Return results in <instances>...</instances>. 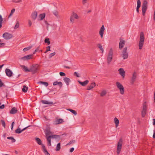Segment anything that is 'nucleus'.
Listing matches in <instances>:
<instances>
[{"label":"nucleus","instance_id":"f257e3e1","mask_svg":"<svg viewBox=\"0 0 155 155\" xmlns=\"http://www.w3.org/2000/svg\"><path fill=\"white\" fill-rule=\"evenodd\" d=\"M144 41V36L143 33L141 32L140 34V41L139 44V49L141 50L143 48Z\"/></svg>","mask_w":155,"mask_h":155},{"label":"nucleus","instance_id":"f03ea898","mask_svg":"<svg viewBox=\"0 0 155 155\" xmlns=\"http://www.w3.org/2000/svg\"><path fill=\"white\" fill-rule=\"evenodd\" d=\"M148 7V2L146 0H144L143 2L142 7V15L143 16H145L146 12L147 10Z\"/></svg>","mask_w":155,"mask_h":155},{"label":"nucleus","instance_id":"7ed1b4c3","mask_svg":"<svg viewBox=\"0 0 155 155\" xmlns=\"http://www.w3.org/2000/svg\"><path fill=\"white\" fill-rule=\"evenodd\" d=\"M39 65L37 64H33L31 66V69L32 74H34L37 73L39 70Z\"/></svg>","mask_w":155,"mask_h":155},{"label":"nucleus","instance_id":"20e7f679","mask_svg":"<svg viewBox=\"0 0 155 155\" xmlns=\"http://www.w3.org/2000/svg\"><path fill=\"white\" fill-rule=\"evenodd\" d=\"M122 142L123 140L121 138L119 140V141L117 143V153L118 154L120 153L121 151L122 148Z\"/></svg>","mask_w":155,"mask_h":155},{"label":"nucleus","instance_id":"39448f33","mask_svg":"<svg viewBox=\"0 0 155 155\" xmlns=\"http://www.w3.org/2000/svg\"><path fill=\"white\" fill-rule=\"evenodd\" d=\"M113 49L111 48L109 51V52L107 57V63L109 64L112 61L113 59Z\"/></svg>","mask_w":155,"mask_h":155},{"label":"nucleus","instance_id":"423d86ee","mask_svg":"<svg viewBox=\"0 0 155 155\" xmlns=\"http://www.w3.org/2000/svg\"><path fill=\"white\" fill-rule=\"evenodd\" d=\"M116 84L117 88L120 90V93L123 94L124 92V89L123 86L119 82H117Z\"/></svg>","mask_w":155,"mask_h":155},{"label":"nucleus","instance_id":"0eeeda50","mask_svg":"<svg viewBox=\"0 0 155 155\" xmlns=\"http://www.w3.org/2000/svg\"><path fill=\"white\" fill-rule=\"evenodd\" d=\"M127 47H125L122 52V57L124 59H127L128 56V53L127 52Z\"/></svg>","mask_w":155,"mask_h":155},{"label":"nucleus","instance_id":"6e6552de","mask_svg":"<svg viewBox=\"0 0 155 155\" xmlns=\"http://www.w3.org/2000/svg\"><path fill=\"white\" fill-rule=\"evenodd\" d=\"M2 37L5 39L8 40L11 38L13 35L12 34H9L8 32H5L3 34Z\"/></svg>","mask_w":155,"mask_h":155},{"label":"nucleus","instance_id":"1a4fd4ad","mask_svg":"<svg viewBox=\"0 0 155 155\" xmlns=\"http://www.w3.org/2000/svg\"><path fill=\"white\" fill-rule=\"evenodd\" d=\"M33 56V54H29L21 58H20V59L23 60L24 61H28L29 60L32 59Z\"/></svg>","mask_w":155,"mask_h":155},{"label":"nucleus","instance_id":"9d476101","mask_svg":"<svg viewBox=\"0 0 155 155\" xmlns=\"http://www.w3.org/2000/svg\"><path fill=\"white\" fill-rule=\"evenodd\" d=\"M50 129L51 128L49 125H47L45 131L46 136H47V135H49L52 133L50 131Z\"/></svg>","mask_w":155,"mask_h":155},{"label":"nucleus","instance_id":"9b49d317","mask_svg":"<svg viewBox=\"0 0 155 155\" xmlns=\"http://www.w3.org/2000/svg\"><path fill=\"white\" fill-rule=\"evenodd\" d=\"M137 73L135 72H134L133 74L132 77L130 81V82L132 84H133L135 81L136 79L137 78Z\"/></svg>","mask_w":155,"mask_h":155},{"label":"nucleus","instance_id":"f8f14e48","mask_svg":"<svg viewBox=\"0 0 155 155\" xmlns=\"http://www.w3.org/2000/svg\"><path fill=\"white\" fill-rule=\"evenodd\" d=\"M6 75L8 77H11L12 76L13 73L9 69L6 68L5 70Z\"/></svg>","mask_w":155,"mask_h":155},{"label":"nucleus","instance_id":"ddd939ff","mask_svg":"<svg viewBox=\"0 0 155 155\" xmlns=\"http://www.w3.org/2000/svg\"><path fill=\"white\" fill-rule=\"evenodd\" d=\"M125 41L124 40L120 39V41L119 43V47L120 49L121 50L124 47L125 44Z\"/></svg>","mask_w":155,"mask_h":155},{"label":"nucleus","instance_id":"4468645a","mask_svg":"<svg viewBox=\"0 0 155 155\" xmlns=\"http://www.w3.org/2000/svg\"><path fill=\"white\" fill-rule=\"evenodd\" d=\"M118 71L120 74L124 78L125 75V72L123 68H120L119 69Z\"/></svg>","mask_w":155,"mask_h":155},{"label":"nucleus","instance_id":"2eb2a0df","mask_svg":"<svg viewBox=\"0 0 155 155\" xmlns=\"http://www.w3.org/2000/svg\"><path fill=\"white\" fill-rule=\"evenodd\" d=\"M105 30V28L104 25H102L101 27L100 30L99 31V34L100 35L101 38L103 37L104 32Z\"/></svg>","mask_w":155,"mask_h":155},{"label":"nucleus","instance_id":"dca6fc26","mask_svg":"<svg viewBox=\"0 0 155 155\" xmlns=\"http://www.w3.org/2000/svg\"><path fill=\"white\" fill-rule=\"evenodd\" d=\"M78 81L80 85L83 86H86L89 83L88 80H85L83 82H82L79 80H78Z\"/></svg>","mask_w":155,"mask_h":155},{"label":"nucleus","instance_id":"f3484780","mask_svg":"<svg viewBox=\"0 0 155 155\" xmlns=\"http://www.w3.org/2000/svg\"><path fill=\"white\" fill-rule=\"evenodd\" d=\"M96 86V84L95 82L91 83L90 85L87 86V90H90L94 88Z\"/></svg>","mask_w":155,"mask_h":155},{"label":"nucleus","instance_id":"a211bd4d","mask_svg":"<svg viewBox=\"0 0 155 155\" xmlns=\"http://www.w3.org/2000/svg\"><path fill=\"white\" fill-rule=\"evenodd\" d=\"M66 135V134H63L61 135H58L56 134H54L51 135H49V137H51V138H57L59 139L60 138V136H63V135Z\"/></svg>","mask_w":155,"mask_h":155},{"label":"nucleus","instance_id":"6ab92c4d","mask_svg":"<svg viewBox=\"0 0 155 155\" xmlns=\"http://www.w3.org/2000/svg\"><path fill=\"white\" fill-rule=\"evenodd\" d=\"M53 86L58 85L60 88H61L63 84L62 83L61 81L58 82L57 81H56L53 83Z\"/></svg>","mask_w":155,"mask_h":155},{"label":"nucleus","instance_id":"aec40b11","mask_svg":"<svg viewBox=\"0 0 155 155\" xmlns=\"http://www.w3.org/2000/svg\"><path fill=\"white\" fill-rule=\"evenodd\" d=\"M35 140L36 142L39 145H41L42 146H42L43 145H45L44 144H42V141L38 137H35Z\"/></svg>","mask_w":155,"mask_h":155},{"label":"nucleus","instance_id":"412c9836","mask_svg":"<svg viewBox=\"0 0 155 155\" xmlns=\"http://www.w3.org/2000/svg\"><path fill=\"white\" fill-rule=\"evenodd\" d=\"M18 110L15 107H12L10 110L9 113L10 114H15L17 113Z\"/></svg>","mask_w":155,"mask_h":155},{"label":"nucleus","instance_id":"4be33fe9","mask_svg":"<svg viewBox=\"0 0 155 155\" xmlns=\"http://www.w3.org/2000/svg\"><path fill=\"white\" fill-rule=\"evenodd\" d=\"M63 122V119L61 118H60L58 119L57 120H55L54 122V124H58L61 123Z\"/></svg>","mask_w":155,"mask_h":155},{"label":"nucleus","instance_id":"5701e85b","mask_svg":"<svg viewBox=\"0 0 155 155\" xmlns=\"http://www.w3.org/2000/svg\"><path fill=\"white\" fill-rule=\"evenodd\" d=\"M42 149L43 152L45 155H50V153L46 149L45 147V145H43L42 146Z\"/></svg>","mask_w":155,"mask_h":155},{"label":"nucleus","instance_id":"b1692460","mask_svg":"<svg viewBox=\"0 0 155 155\" xmlns=\"http://www.w3.org/2000/svg\"><path fill=\"white\" fill-rule=\"evenodd\" d=\"M31 17L34 20H35L37 17V12L35 11L34 12L32 13L31 15Z\"/></svg>","mask_w":155,"mask_h":155},{"label":"nucleus","instance_id":"393cba45","mask_svg":"<svg viewBox=\"0 0 155 155\" xmlns=\"http://www.w3.org/2000/svg\"><path fill=\"white\" fill-rule=\"evenodd\" d=\"M41 102L44 104H53V103L52 102L50 101L49 102L48 101L45 100H42L41 101Z\"/></svg>","mask_w":155,"mask_h":155},{"label":"nucleus","instance_id":"a878e982","mask_svg":"<svg viewBox=\"0 0 155 155\" xmlns=\"http://www.w3.org/2000/svg\"><path fill=\"white\" fill-rule=\"evenodd\" d=\"M46 138L47 139V141L48 142L47 145L49 146H51V137H50L49 135H47L46 136Z\"/></svg>","mask_w":155,"mask_h":155},{"label":"nucleus","instance_id":"bb28decb","mask_svg":"<svg viewBox=\"0 0 155 155\" xmlns=\"http://www.w3.org/2000/svg\"><path fill=\"white\" fill-rule=\"evenodd\" d=\"M21 67L22 68L24 71L26 72H31V71H32L31 70V68L28 69L27 67L25 65H22Z\"/></svg>","mask_w":155,"mask_h":155},{"label":"nucleus","instance_id":"cd10ccee","mask_svg":"<svg viewBox=\"0 0 155 155\" xmlns=\"http://www.w3.org/2000/svg\"><path fill=\"white\" fill-rule=\"evenodd\" d=\"M64 80L66 83L67 85L68 86L69 84V82L71 81L70 78H69L65 77L64 78Z\"/></svg>","mask_w":155,"mask_h":155},{"label":"nucleus","instance_id":"c85d7f7f","mask_svg":"<svg viewBox=\"0 0 155 155\" xmlns=\"http://www.w3.org/2000/svg\"><path fill=\"white\" fill-rule=\"evenodd\" d=\"M45 13L40 14L39 15V17L40 18V20H42L45 18Z\"/></svg>","mask_w":155,"mask_h":155},{"label":"nucleus","instance_id":"c756f323","mask_svg":"<svg viewBox=\"0 0 155 155\" xmlns=\"http://www.w3.org/2000/svg\"><path fill=\"white\" fill-rule=\"evenodd\" d=\"M147 102L146 101H145L143 103V109L142 110H145L146 111H147Z\"/></svg>","mask_w":155,"mask_h":155},{"label":"nucleus","instance_id":"7c9ffc66","mask_svg":"<svg viewBox=\"0 0 155 155\" xmlns=\"http://www.w3.org/2000/svg\"><path fill=\"white\" fill-rule=\"evenodd\" d=\"M38 83L43 84L46 87H47L49 85L48 82L43 81H39L38 82Z\"/></svg>","mask_w":155,"mask_h":155},{"label":"nucleus","instance_id":"2f4dec72","mask_svg":"<svg viewBox=\"0 0 155 155\" xmlns=\"http://www.w3.org/2000/svg\"><path fill=\"white\" fill-rule=\"evenodd\" d=\"M114 122L115 124L116 127H117L118 126L119 121L118 119L117 118L115 117L114 119Z\"/></svg>","mask_w":155,"mask_h":155},{"label":"nucleus","instance_id":"473e14b6","mask_svg":"<svg viewBox=\"0 0 155 155\" xmlns=\"http://www.w3.org/2000/svg\"><path fill=\"white\" fill-rule=\"evenodd\" d=\"M28 89V87L26 86V85H24L23 86V88H22V91L26 93L27 92Z\"/></svg>","mask_w":155,"mask_h":155},{"label":"nucleus","instance_id":"72a5a7b5","mask_svg":"<svg viewBox=\"0 0 155 155\" xmlns=\"http://www.w3.org/2000/svg\"><path fill=\"white\" fill-rule=\"evenodd\" d=\"M97 46L98 47V48L102 51V53L104 52V49L102 48V46L101 43H98L97 44Z\"/></svg>","mask_w":155,"mask_h":155},{"label":"nucleus","instance_id":"f704fd0d","mask_svg":"<svg viewBox=\"0 0 155 155\" xmlns=\"http://www.w3.org/2000/svg\"><path fill=\"white\" fill-rule=\"evenodd\" d=\"M67 110L68 111L71 112L72 114H73L74 115H76L77 114V112L75 110H72L71 109H67Z\"/></svg>","mask_w":155,"mask_h":155},{"label":"nucleus","instance_id":"c9c22d12","mask_svg":"<svg viewBox=\"0 0 155 155\" xmlns=\"http://www.w3.org/2000/svg\"><path fill=\"white\" fill-rule=\"evenodd\" d=\"M15 133L16 134H20L21 133L22 131L21 130L19 127H18V128L15 130Z\"/></svg>","mask_w":155,"mask_h":155},{"label":"nucleus","instance_id":"e433bc0d","mask_svg":"<svg viewBox=\"0 0 155 155\" xmlns=\"http://www.w3.org/2000/svg\"><path fill=\"white\" fill-rule=\"evenodd\" d=\"M61 149V143H58L56 147V151H58L60 150Z\"/></svg>","mask_w":155,"mask_h":155},{"label":"nucleus","instance_id":"4c0bfd02","mask_svg":"<svg viewBox=\"0 0 155 155\" xmlns=\"http://www.w3.org/2000/svg\"><path fill=\"white\" fill-rule=\"evenodd\" d=\"M7 138L8 139L11 140L12 143L15 142L16 141V140L13 137H7Z\"/></svg>","mask_w":155,"mask_h":155},{"label":"nucleus","instance_id":"58836bf2","mask_svg":"<svg viewBox=\"0 0 155 155\" xmlns=\"http://www.w3.org/2000/svg\"><path fill=\"white\" fill-rule=\"evenodd\" d=\"M147 111L144 110H142V112H141V115L142 117H144L146 114Z\"/></svg>","mask_w":155,"mask_h":155},{"label":"nucleus","instance_id":"ea45409f","mask_svg":"<svg viewBox=\"0 0 155 155\" xmlns=\"http://www.w3.org/2000/svg\"><path fill=\"white\" fill-rule=\"evenodd\" d=\"M44 42L45 43H47L48 45L50 44V41L49 38H45V39Z\"/></svg>","mask_w":155,"mask_h":155},{"label":"nucleus","instance_id":"a19ab883","mask_svg":"<svg viewBox=\"0 0 155 155\" xmlns=\"http://www.w3.org/2000/svg\"><path fill=\"white\" fill-rule=\"evenodd\" d=\"M32 47V46H31L28 47H26V48H24L23 50V51L24 52L26 51L30 50V49H31Z\"/></svg>","mask_w":155,"mask_h":155},{"label":"nucleus","instance_id":"79ce46f5","mask_svg":"<svg viewBox=\"0 0 155 155\" xmlns=\"http://www.w3.org/2000/svg\"><path fill=\"white\" fill-rule=\"evenodd\" d=\"M15 11V8H13L11 11L9 15L8 16V18H10L13 15V13Z\"/></svg>","mask_w":155,"mask_h":155},{"label":"nucleus","instance_id":"37998d69","mask_svg":"<svg viewBox=\"0 0 155 155\" xmlns=\"http://www.w3.org/2000/svg\"><path fill=\"white\" fill-rule=\"evenodd\" d=\"M3 21V19L2 16L0 15V28H1L2 26V23Z\"/></svg>","mask_w":155,"mask_h":155},{"label":"nucleus","instance_id":"c03bdc74","mask_svg":"<svg viewBox=\"0 0 155 155\" xmlns=\"http://www.w3.org/2000/svg\"><path fill=\"white\" fill-rule=\"evenodd\" d=\"M72 15H73V16H74V18L76 19H78V15L75 13H74V12H73L72 13Z\"/></svg>","mask_w":155,"mask_h":155},{"label":"nucleus","instance_id":"a18cd8bd","mask_svg":"<svg viewBox=\"0 0 155 155\" xmlns=\"http://www.w3.org/2000/svg\"><path fill=\"white\" fill-rule=\"evenodd\" d=\"M107 93L106 91H105L104 90L101 92L100 96L101 97H103Z\"/></svg>","mask_w":155,"mask_h":155},{"label":"nucleus","instance_id":"49530a36","mask_svg":"<svg viewBox=\"0 0 155 155\" xmlns=\"http://www.w3.org/2000/svg\"><path fill=\"white\" fill-rule=\"evenodd\" d=\"M53 14L57 18L58 17V12L56 10H54L52 12Z\"/></svg>","mask_w":155,"mask_h":155},{"label":"nucleus","instance_id":"de8ad7c7","mask_svg":"<svg viewBox=\"0 0 155 155\" xmlns=\"http://www.w3.org/2000/svg\"><path fill=\"white\" fill-rule=\"evenodd\" d=\"M141 2L140 0H137V7H140L141 6Z\"/></svg>","mask_w":155,"mask_h":155},{"label":"nucleus","instance_id":"09e8293b","mask_svg":"<svg viewBox=\"0 0 155 155\" xmlns=\"http://www.w3.org/2000/svg\"><path fill=\"white\" fill-rule=\"evenodd\" d=\"M19 21H17L16 22V23L15 25V26L14 27V29H16L19 27Z\"/></svg>","mask_w":155,"mask_h":155},{"label":"nucleus","instance_id":"8fccbe9b","mask_svg":"<svg viewBox=\"0 0 155 155\" xmlns=\"http://www.w3.org/2000/svg\"><path fill=\"white\" fill-rule=\"evenodd\" d=\"M5 84L2 82V80L0 79V87H5Z\"/></svg>","mask_w":155,"mask_h":155},{"label":"nucleus","instance_id":"3c124183","mask_svg":"<svg viewBox=\"0 0 155 155\" xmlns=\"http://www.w3.org/2000/svg\"><path fill=\"white\" fill-rule=\"evenodd\" d=\"M74 16H73V15H72L71 14V15L70 17V21H71V22L72 23L74 22Z\"/></svg>","mask_w":155,"mask_h":155},{"label":"nucleus","instance_id":"603ef678","mask_svg":"<svg viewBox=\"0 0 155 155\" xmlns=\"http://www.w3.org/2000/svg\"><path fill=\"white\" fill-rule=\"evenodd\" d=\"M75 143V140H74L70 141L68 143L67 145H70L72 143Z\"/></svg>","mask_w":155,"mask_h":155},{"label":"nucleus","instance_id":"864d4df0","mask_svg":"<svg viewBox=\"0 0 155 155\" xmlns=\"http://www.w3.org/2000/svg\"><path fill=\"white\" fill-rule=\"evenodd\" d=\"M1 122L2 123V126L4 127V128L5 127V123L4 120H1Z\"/></svg>","mask_w":155,"mask_h":155},{"label":"nucleus","instance_id":"5fc2aeb1","mask_svg":"<svg viewBox=\"0 0 155 155\" xmlns=\"http://www.w3.org/2000/svg\"><path fill=\"white\" fill-rule=\"evenodd\" d=\"M50 46H48L47 47V49L46 50L45 52V53H46L47 52L50 51H51L50 50Z\"/></svg>","mask_w":155,"mask_h":155},{"label":"nucleus","instance_id":"6e6d98bb","mask_svg":"<svg viewBox=\"0 0 155 155\" xmlns=\"http://www.w3.org/2000/svg\"><path fill=\"white\" fill-rule=\"evenodd\" d=\"M12 2L15 3H19L22 2V0H12Z\"/></svg>","mask_w":155,"mask_h":155},{"label":"nucleus","instance_id":"4d7b16f0","mask_svg":"<svg viewBox=\"0 0 155 155\" xmlns=\"http://www.w3.org/2000/svg\"><path fill=\"white\" fill-rule=\"evenodd\" d=\"M74 75L75 76H76L77 77H80V76L79 75V74H78L77 72H75L74 73Z\"/></svg>","mask_w":155,"mask_h":155},{"label":"nucleus","instance_id":"13d9d810","mask_svg":"<svg viewBox=\"0 0 155 155\" xmlns=\"http://www.w3.org/2000/svg\"><path fill=\"white\" fill-rule=\"evenodd\" d=\"M55 54V52H54L53 53H51L50 54L49 56V58H51L52 56L54 55Z\"/></svg>","mask_w":155,"mask_h":155},{"label":"nucleus","instance_id":"bf43d9fd","mask_svg":"<svg viewBox=\"0 0 155 155\" xmlns=\"http://www.w3.org/2000/svg\"><path fill=\"white\" fill-rule=\"evenodd\" d=\"M59 74L61 76H65L66 75L63 72H60L59 73Z\"/></svg>","mask_w":155,"mask_h":155},{"label":"nucleus","instance_id":"052dcab7","mask_svg":"<svg viewBox=\"0 0 155 155\" xmlns=\"http://www.w3.org/2000/svg\"><path fill=\"white\" fill-rule=\"evenodd\" d=\"M32 126V125H29L28 126L26 127H25L23 129H22L21 130L23 132L24 130L27 129L28 127H30L31 126Z\"/></svg>","mask_w":155,"mask_h":155},{"label":"nucleus","instance_id":"680f3d73","mask_svg":"<svg viewBox=\"0 0 155 155\" xmlns=\"http://www.w3.org/2000/svg\"><path fill=\"white\" fill-rule=\"evenodd\" d=\"M39 46L35 50V51L33 52V54H35L36 52H38V51H39Z\"/></svg>","mask_w":155,"mask_h":155},{"label":"nucleus","instance_id":"e2e57ef3","mask_svg":"<svg viewBox=\"0 0 155 155\" xmlns=\"http://www.w3.org/2000/svg\"><path fill=\"white\" fill-rule=\"evenodd\" d=\"M5 105L4 104H2L1 106H0V109H3L5 108Z\"/></svg>","mask_w":155,"mask_h":155},{"label":"nucleus","instance_id":"0e129e2a","mask_svg":"<svg viewBox=\"0 0 155 155\" xmlns=\"http://www.w3.org/2000/svg\"><path fill=\"white\" fill-rule=\"evenodd\" d=\"M74 147H72L70 149V152H72L74 151Z\"/></svg>","mask_w":155,"mask_h":155},{"label":"nucleus","instance_id":"69168bd1","mask_svg":"<svg viewBox=\"0 0 155 155\" xmlns=\"http://www.w3.org/2000/svg\"><path fill=\"white\" fill-rule=\"evenodd\" d=\"M63 67L65 68H67V69H70L71 68V67H69V66H66L65 65H64L63 66Z\"/></svg>","mask_w":155,"mask_h":155},{"label":"nucleus","instance_id":"338daca9","mask_svg":"<svg viewBox=\"0 0 155 155\" xmlns=\"http://www.w3.org/2000/svg\"><path fill=\"white\" fill-rule=\"evenodd\" d=\"M140 7H137V8H136V11H137V13H139V8H140Z\"/></svg>","mask_w":155,"mask_h":155},{"label":"nucleus","instance_id":"774afa93","mask_svg":"<svg viewBox=\"0 0 155 155\" xmlns=\"http://www.w3.org/2000/svg\"><path fill=\"white\" fill-rule=\"evenodd\" d=\"M28 24L29 26H31L32 24V22L30 20H29L28 21Z\"/></svg>","mask_w":155,"mask_h":155}]
</instances>
